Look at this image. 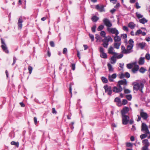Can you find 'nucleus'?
Here are the masks:
<instances>
[{
    "label": "nucleus",
    "mask_w": 150,
    "mask_h": 150,
    "mask_svg": "<svg viewBox=\"0 0 150 150\" xmlns=\"http://www.w3.org/2000/svg\"><path fill=\"white\" fill-rule=\"evenodd\" d=\"M121 42H115L113 44L114 47L117 49H119L120 48V45H121Z\"/></svg>",
    "instance_id": "17"
},
{
    "label": "nucleus",
    "mask_w": 150,
    "mask_h": 150,
    "mask_svg": "<svg viewBox=\"0 0 150 150\" xmlns=\"http://www.w3.org/2000/svg\"><path fill=\"white\" fill-rule=\"evenodd\" d=\"M142 31L141 30L139 29L137 30L135 33V35H137L139 34H142Z\"/></svg>",
    "instance_id": "37"
},
{
    "label": "nucleus",
    "mask_w": 150,
    "mask_h": 150,
    "mask_svg": "<svg viewBox=\"0 0 150 150\" xmlns=\"http://www.w3.org/2000/svg\"><path fill=\"white\" fill-rule=\"evenodd\" d=\"M99 51L100 53L104 52V49L102 47H100L99 48Z\"/></svg>",
    "instance_id": "57"
},
{
    "label": "nucleus",
    "mask_w": 150,
    "mask_h": 150,
    "mask_svg": "<svg viewBox=\"0 0 150 150\" xmlns=\"http://www.w3.org/2000/svg\"><path fill=\"white\" fill-rule=\"evenodd\" d=\"M147 134L145 133V134H142L140 136V138L142 139L146 138L147 136Z\"/></svg>",
    "instance_id": "34"
},
{
    "label": "nucleus",
    "mask_w": 150,
    "mask_h": 150,
    "mask_svg": "<svg viewBox=\"0 0 150 150\" xmlns=\"http://www.w3.org/2000/svg\"><path fill=\"white\" fill-rule=\"evenodd\" d=\"M125 77V74L121 73L120 76L121 79H123Z\"/></svg>",
    "instance_id": "53"
},
{
    "label": "nucleus",
    "mask_w": 150,
    "mask_h": 150,
    "mask_svg": "<svg viewBox=\"0 0 150 150\" xmlns=\"http://www.w3.org/2000/svg\"><path fill=\"white\" fill-rule=\"evenodd\" d=\"M146 81L143 80L142 81H137L133 83V89L134 90L137 91L139 90L141 93H143L142 89L144 86V84Z\"/></svg>",
    "instance_id": "1"
},
{
    "label": "nucleus",
    "mask_w": 150,
    "mask_h": 150,
    "mask_svg": "<svg viewBox=\"0 0 150 150\" xmlns=\"http://www.w3.org/2000/svg\"><path fill=\"white\" fill-rule=\"evenodd\" d=\"M126 146L127 147H131L132 146V144L130 143H126Z\"/></svg>",
    "instance_id": "55"
},
{
    "label": "nucleus",
    "mask_w": 150,
    "mask_h": 150,
    "mask_svg": "<svg viewBox=\"0 0 150 150\" xmlns=\"http://www.w3.org/2000/svg\"><path fill=\"white\" fill-rule=\"evenodd\" d=\"M114 101L115 102L118 103L119 104H120V105L119 106H120L121 105V101L120 99L118 97L115 98L114 100Z\"/></svg>",
    "instance_id": "30"
},
{
    "label": "nucleus",
    "mask_w": 150,
    "mask_h": 150,
    "mask_svg": "<svg viewBox=\"0 0 150 150\" xmlns=\"http://www.w3.org/2000/svg\"><path fill=\"white\" fill-rule=\"evenodd\" d=\"M96 25H94L91 28V30L93 32L95 33L96 31Z\"/></svg>",
    "instance_id": "40"
},
{
    "label": "nucleus",
    "mask_w": 150,
    "mask_h": 150,
    "mask_svg": "<svg viewBox=\"0 0 150 150\" xmlns=\"http://www.w3.org/2000/svg\"><path fill=\"white\" fill-rule=\"evenodd\" d=\"M139 67L138 65H136L132 68V72L135 73L139 70Z\"/></svg>",
    "instance_id": "19"
},
{
    "label": "nucleus",
    "mask_w": 150,
    "mask_h": 150,
    "mask_svg": "<svg viewBox=\"0 0 150 150\" xmlns=\"http://www.w3.org/2000/svg\"><path fill=\"white\" fill-rule=\"evenodd\" d=\"M122 29L126 31L127 32H128L129 31L127 27L125 26H123L122 27Z\"/></svg>",
    "instance_id": "48"
},
{
    "label": "nucleus",
    "mask_w": 150,
    "mask_h": 150,
    "mask_svg": "<svg viewBox=\"0 0 150 150\" xmlns=\"http://www.w3.org/2000/svg\"><path fill=\"white\" fill-rule=\"evenodd\" d=\"M101 80L103 83H107L108 82V80L105 77H102Z\"/></svg>",
    "instance_id": "31"
},
{
    "label": "nucleus",
    "mask_w": 150,
    "mask_h": 150,
    "mask_svg": "<svg viewBox=\"0 0 150 150\" xmlns=\"http://www.w3.org/2000/svg\"><path fill=\"white\" fill-rule=\"evenodd\" d=\"M104 28V26L103 25H100L98 28L97 30L98 31H100L102 30Z\"/></svg>",
    "instance_id": "35"
},
{
    "label": "nucleus",
    "mask_w": 150,
    "mask_h": 150,
    "mask_svg": "<svg viewBox=\"0 0 150 150\" xmlns=\"http://www.w3.org/2000/svg\"><path fill=\"white\" fill-rule=\"evenodd\" d=\"M146 69L143 67H141L139 70L140 72L144 73L146 71Z\"/></svg>",
    "instance_id": "36"
},
{
    "label": "nucleus",
    "mask_w": 150,
    "mask_h": 150,
    "mask_svg": "<svg viewBox=\"0 0 150 150\" xmlns=\"http://www.w3.org/2000/svg\"><path fill=\"white\" fill-rule=\"evenodd\" d=\"M140 115L141 117L144 120H146L148 117V116L147 113L144 112L143 109L141 110Z\"/></svg>",
    "instance_id": "10"
},
{
    "label": "nucleus",
    "mask_w": 150,
    "mask_h": 150,
    "mask_svg": "<svg viewBox=\"0 0 150 150\" xmlns=\"http://www.w3.org/2000/svg\"><path fill=\"white\" fill-rule=\"evenodd\" d=\"M77 56L79 59H80L81 57L80 56V53L79 51L78 50L77 51Z\"/></svg>",
    "instance_id": "63"
},
{
    "label": "nucleus",
    "mask_w": 150,
    "mask_h": 150,
    "mask_svg": "<svg viewBox=\"0 0 150 150\" xmlns=\"http://www.w3.org/2000/svg\"><path fill=\"white\" fill-rule=\"evenodd\" d=\"M67 48H64L63 50V53L64 54H65L67 53Z\"/></svg>",
    "instance_id": "54"
},
{
    "label": "nucleus",
    "mask_w": 150,
    "mask_h": 150,
    "mask_svg": "<svg viewBox=\"0 0 150 150\" xmlns=\"http://www.w3.org/2000/svg\"><path fill=\"white\" fill-rule=\"evenodd\" d=\"M125 77L127 78H129L130 77L129 74L128 72H126L125 73Z\"/></svg>",
    "instance_id": "47"
},
{
    "label": "nucleus",
    "mask_w": 150,
    "mask_h": 150,
    "mask_svg": "<svg viewBox=\"0 0 150 150\" xmlns=\"http://www.w3.org/2000/svg\"><path fill=\"white\" fill-rule=\"evenodd\" d=\"M28 69L29 71V73L30 74H31L33 69L32 67L31 66H29L28 67Z\"/></svg>",
    "instance_id": "41"
},
{
    "label": "nucleus",
    "mask_w": 150,
    "mask_h": 150,
    "mask_svg": "<svg viewBox=\"0 0 150 150\" xmlns=\"http://www.w3.org/2000/svg\"><path fill=\"white\" fill-rule=\"evenodd\" d=\"M122 116V123L124 125H127L129 120V116L127 115Z\"/></svg>",
    "instance_id": "9"
},
{
    "label": "nucleus",
    "mask_w": 150,
    "mask_h": 150,
    "mask_svg": "<svg viewBox=\"0 0 150 150\" xmlns=\"http://www.w3.org/2000/svg\"><path fill=\"white\" fill-rule=\"evenodd\" d=\"M128 26L131 29H134L136 26V24L132 22H130L128 24Z\"/></svg>",
    "instance_id": "22"
},
{
    "label": "nucleus",
    "mask_w": 150,
    "mask_h": 150,
    "mask_svg": "<svg viewBox=\"0 0 150 150\" xmlns=\"http://www.w3.org/2000/svg\"><path fill=\"white\" fill-rule=\"evenodd\" d=\"M108 31L112 34H115V35H118L119 32L117 29L115 28H107Z\"/></svg>",
    "instance_id": "5"
},
{
    "label": "nucleus",
    "mask_w": 150,
    "mask_h": 150,
    "mask_svg": "<svg viewBox=\"0 0 150 150\" xmlns=\"http://www.w3.org/2000/svg\"><path fill=\"white\" fill-rule=\"evenodd\" d=\"M104 6L103 5H97L96 6L95 8L98 11L100 12L105 11L104 9Z\"/></svg>",
    "instance_id": "12"
},
{
    "label": "nucleus",
    "mask_w": 150,
    "mask_h": 150,
    "mask_svg": "<svg viewBox=\"0 0 150 150\" xmlns=\"http://www.w3.org/2000/svg\"><path fill=\"white\" fill-rule=\"evenodd\" d=\"M117 86L118 87L116 86H114L113 87L112 91L114 92L118 93L122 91L123 89L122 87L121 86H119L118 85Z\"/></svg>",
    "instance_id": "11"
},
{
    "label": "nucleus",
    "mask_w": 150,
    "mask_h": 150,
    "mask_svg": "<svg viewBox=\"0 0 150 150\" xmlns=\"http://www.w3.org/2000/svg\"><path fill=\"white\" fill-rule=\"evenodd\" d=\"M136 7L137 9L139 8H140V6H139L138 2H136Z\"/></svg>",
    "instance_id": "59"
},
{
    "label": "nucleus",
    "mask_w": 150,
    "mask_h": 150,
    "mask_svg": "<svg viewBox=\"0 0 150 150\" xmlns=\"http://www.w3.org/2000/svg\"><path fill=\"white\" fill-rule=\"evenodd\" d=\"M147 20L144 18L139 20L140 23L143 24H144L145 23H147Z\"/></svg>",
    "instance_id": "27"
},
{
    "label": "nucleus",
    "mask_w": 150,
    "mask_h": 150,
    "mask_svg": "<svg viewBox=\"0 0 150 150\" xmlns=\"http://www.w3.org/2000/svg\"><path fill=\"white\" fill-rule=\"evenodd\" d=\"M127 103V101L126 100L123 99L122 101V104L123 105H125Z\"/></svg>",
    "instance_id": "51"
},
{
    "label": "nucleus",
    "mask_w": 150,
    "mask_h": 150,
    "mask_svg": "<svg viewBox=\"0 0 150 150\" xmlns=\"http://www.w3.org/2000/svg\"><path fill=\"white\" fill-rule=\"evenodd\" d=\"M123 88H124V92H125V93H130L131 92L128 89H126L125 88V87H124Z\"/></svg>",
    "instance_id": "42"
},
{
    "label": "nucleus",
    "mask_w": 150,
    "mask_h": 150,
    "mask_svg": "<svg viewBox=\"0 0 150 150\" xmlns=\"http://www.w3.org/2000/svg\"><path fill=\"white\" fill-rule=\"evenodd\" d=\"M50 45L52 47H54V44L53 41H50Z\"/></svg>",
    "instance_id": "58"
},
{
    "label": "nucleus",
    "mask_w": 150,
    "mask_h": 150,
    "mask_svg": "<svg viewBox=\"0 0 150 150\" xmlns=\"http://www.w3.org/2000/svg\"><path fill=\"white\" fill-rule=\"evenodd\" d=\"M95 38L97 40H98L100 39L101 38L98 35L96 34Z\"/></svg>",
    "instance_id": "52"
},
{
    "label": "nucleus",
    "mask_w": 150,
    "mask_h": 150,
    "mask_svg": "<svg viewBox=\"0 0 150 150\" xmlns=\"http://www.w3.org/2000/svg\"><path fill=\"white\" fill-rule=\"evenodd\" d=\"M121 36L122 38H123L124 39L126 38L127 37V35L126 34H122L121 35Z\"/></svg>",
    "instance_id": "50"
},
{
    "label": "nucleus",
    "mask_w": 150,
    "mask_h": 150,
    "mask_svg": "<svg viewBox=\"0 0 150 150\" xmlns=\"http://www.w3.org/2000/svg\"><path fill=\"white\" fill-rule=\"evenodd\" d=\"M108 67L109 72H113V68H112V65L109 63L107 64Z\"/></svg>",
    "instance_id": "26"
},
{
    "label": "nucleus",
    "mask_w": 150,
    "mask_h": 150,
    "mask_svg": "<svg viewBox=\"0 0 150 150\" xmlns=\"http://www.w3.org/2000/svg\"><path fill=\"white\" fill-rule=\"evenodd\" d=\"M126 98L128 100H130L132 98V96L131 95H128L126 96Z\"/></svg>",
    "instance_id": "43"
},
{
    "label": "nucleus",
    "mask_w": 150,
    "mask_h": 150,
    "mask_svg": "<svg viewBox=\"0 0 150 150\" xmlns=\"http://www.w3.org/2000/svg\"><path fill=\"white\" fill-rule=\"evenodd\" d=\"M100 35L103 37H105V36L106 35V33L104 31H101L100 32Z\"/></svg>",
    "instance_id": "39"
},
{
    "label": "nucleus",
    "mask_w": 150,
    "mask_h": 150,
    "mask_svg": "<svg viewBox=\"0 0 150 150\" xmlns=\"http://www.w3.org/2000/svg\"><path fill=\"white\" fill-rule=\"evenodd\" d=\"M133 67L132 64H129L127 65V67L129 69H131Z\"/></svg>",
    "instance_id": "44"
},
{
    "label": "nucleus",
    "mask_w": 150,
    "mask_h": 150,
    "mask_svg": "<svg viewBox=\"0 0 150 150\" xmlns=\"http://www.w3.org/2000/svg\"><path fill=\"white\" fill-rule=\"evenodd\" d=\"M136 14L137 17L139 19L141 18H142V17H143V15H141L140 13H139L136 12Z\"/></svg>",
    "instance_id": "38"
},
{
    "label": "nucleus",
    "mask_w": 150,
    "mask_h": 150,
    "mask_svg": "<svg viewBox=\"0 0 150 150\" xmlns=\"http://www.w3.org/2000/svg\"><path fill=\"white\" fill-rule=\"evenodd\" d=\"M129 111V109L127 107H125L123 109L121 110V112L122 116L126 115Z\"/></svg>",
    "instance_id": "13"
},
{
    "label": "nucleus",
    "mask_w": 150,
    "mask_h": 150,
    "mask_svg": "<svg viewBox=\"0 0 150 150\" xmlns=\"http://www.w3.org/2000/svg\"><path fill=\"white\" fill-rule=\"evenodd\" d=\"M72 69L73 70H74L75 68V64H71Z\"/></svg>",
    "instance_id": "62"
},
{
    "label": "nucleus",
    "mask_w": 150,
    "mask_h": 150,
    "mask_svg": "<svg viewBox=\"0 0 150 150\" xmlns=\"http://www.w3.org/2000/svg\"><path fill=\"white\" fill-rule=\"evenodd\" d=\"M145 58L148 60H149L150 59V54L149 53H147L145 55Z\"/></svg>",
    "instance_id": "46"
},
{
    "label": "nucleus",
    "mask_w": 150,
    "mask_h": 150,
    "mask_svg": "<svg viewBox=\"0 0 150 150\" xmlns=\"http://www.w3.org/2000/svg\"><path fill=\"white\" fill-rule=\"evenodd\" d=\"M11 145H14L17 147H18L19 146L18 142H15L14 141H12L11 142Z\"/></svg>",
    "instance_id": "33"
},
{
    "label": "nucleus",
    "mask_w": 150,
    "mask_h": 150,
    "mask_svg": "<svg viewBox=\"0 0 150 150\" xmlns=\"http://www.w3.org/2000/svg\"><path fill=\"white\" fill-rule=\"evenodd\" d=\"M118 86H121V85L126 86L127 85V82L126 79L119 81L118 82Z\"/></svg>",
    "instance_id": "14"
},
{
    "label": "nucleus",
    "mask_w": 150,
    "mask_h": 150,
    "mask_svg": "<svg viewBox=\"0 0 150 150\" xmlns=\"http://www.w3.org/2000/svg\"><path fill=\"white\" fill-rule=\"evenodd\" d=\"M115 56V57L117 59H120L122 58L123 56V53L122 54H121L119 55H117V54L116 55L114 54Z\"/></svg>",
    "instance_id": "32"
},
{
    "label": "nucleus",
    "mask_w": 150,
    "mask_h": 150,
    "mask_svg": "<svg viewBox=\"0 0 150 150\" xmlns=\"http://www.w3.org/2000/svg\"><path fill=\"white\" fill-rule=\"evenodd\" d=\"M103 88L105 93H107V94L109 96L111 95L112 91L111 87L110 86H109L107 85H106L103 86Z\"/></svg>",
    "instance_id": "4"
},
{
    "label": "nucleus",
    "mask_w": 150,
    "mask_h": 150,
    "mask_svg": "<svg viewBox=\"0 0 150 150\" xmlns=\"http://www.w3.org/2000/svg\"><path fill=\"white\" fill-rule=\"evenodd\" d=\"M115 57L114 55V56L112 57L110 59V62L111 64H114L115 63L116 59H115Z\"/></svg>",
    "instance_id": "25"
},
{
    "label": "nucleus",
    "mask_w": 150,
    "mask_h": 150,
    "mask_svg": "<svg viewBox=\"0 0 150 150\" xmlns=\"http://www.w3.org/2000/svg\"><path fill=\"white\" fill-rule=\"evenodd\" d=\"M117 77V75L116 74H114L111 76L109 75L108 76V79L109 81L110 82L113 81V79H114L116 78Z\"/></svg>",
    "instance_id": "16"
},
{
    "label": "nucleus",
    "mask_w": 150,
    "mask_h": 150,
    "mask_svg": "<svg viewBox=\"0 0 150 150\" xmlns=\"http://www.w3.org/2000/svg\"><path fill=\"white\" fill-rule=\"evenodd\" d=\"M143 145L144 146H149V143L148 142V140L147 139H145L143 140L142 141Z\"/></svg>",
    "instance_id": "24"
},
{
    "label": "nucleus",
    "mask_w": 150,
    "mask_h": 150,
    "mask_svg": "<svg viewBox=\"0 0 150 150\" xmlns=\"http://www.w3.org/2000/svg\"><path fill=\"white\" fill-rule=\"evenodd\" d=\"M118 35H115V36L114 37V40L115 42H121L120 41L121 40V38Z\"/></svg>",
    "instance_id": "21"
},
{
    "label": "nucleus",
    "mask_w": 150,
    "mask_h": 150,
    "mask_svg": "<svg viewBox=\"0 0 150 150\" xmlns=\"http://www.w3.org/2000/svg\"><path fill=\"white\" fill-rule=\"evenodd\" d=\"M129 45H132L134 46V41L132 39H130L129 41Z\"/></svg>",
    "instance_id": "45"
},
{
    "label": "nucleus",
    "mask_w": 150,
    "mask_h": 150,
    "mask_svg": "<svg viewBox=\"0 0 150 150\" xmlns=\"http://www.w3.org/2000/svg\"><path fill=\"white\" fill-rule=\"evenodd\" d=\"M100 56L101 58L104 59H106L107 57V56L106 54L104 52L101 53Z\"/></svg>",
    "instance_id": "28"
},
{
    "label": "nucleus",
    "mask_w": 150,
    "mask_h": 150,
    "mask_svg": "<svg viewBox=\"0 0 150 150\" xmlns=\"http://www.w3.org/2000/svg\"><path fill=\"white\" fill-rule=\"evenodd\" d=\"M89 35L90 38L91 39L92 41H93L94 40V36L93 35L90 34H89Z\"/></svg>",
    "instance_id": "49"
},
{
    "label": "nucleus",
    "mask_w": 150,
    "mask_h": 150,
    "mask_svg": "<svg viewBox=\"0 0 150 150\" xmlns=\"http://www.w3.org/2000/svg\"><path fill=\"white\" fill-rule=\"evenodd\" d=\"M23 22L22 17H21L19 18L18 23V28L19 29H21L22 26V23Z\"/></svg>",
    "instance_id": "15"
},
{
    "label": "nucleus",
    "mask_w": 150,
    "mask_h": 150,
    "mask_svg": "<svg viewBox=\"0 0 150 150\" xmlns=\"http://www.w3.org/2000/svg\"><path fill=\"white\" fill-rule=\"evenodd\" d=\"M114 50V49L113 47L112 46H110L108 49V53L109 54H117V53L115 52H114L113 51Z\"/></svg>",
    "instance_id": "18"
},
{
    "label": "nucleus",
    "mask_w": 150,
    "mask_h": 150,
    "mask_svg": "<svg viewBox=\"0 0 150 150\" xmlns=\"http://www.w3.org/2000/svg\"><path fill=\"white\" fill-rule=\"evenodd\" d=\"M99 19V18L96 16L92 17L91 18L92 20L94 22H96Z\"/></svg>",
    "instance_id": "29"
},
{
    "label": "nucleus",
    "mask_w": 150,
    "mask_h": 150,
    "mask_svg": "<svg viewBox=\"0 0 150 150\" xmlns=\"http://www.w3.org/2000/svg\"><path fill=\"white\" fill-rule=\"evenodd\" d=\"M145 40L148 42L150 41V37L146 38Z\"/></svg>",
    "instance_id": "64"
},
{
    "label": "nucleus",
    "mask_w": 150,
    "mask_h": 150,
    "mask_svg": "<svg viewBox=\"0 0 150 150\" xmlns=\"http://www.w3.org/2000/svg\"><path fill=\"white\" fill-rule=\"evenodd\" d=\"M148 146H144L142 148V150H147L148 149Z\"/></svg>",
    "instance_id": "60"
},
{
    "label": "nucleus",
    "mask_w": 150,
    "mask_h": 150,
    "mask_svg": "<svg viewBox=\"0 0 150 150\" xmlns=\"http://www.w3.org/2000/svg\"><path fill=\"white\" fill-rule=\"evenodd\" d=\"M103 21L104 25L107 27L110 28L112 25V23L108 18H104L103 20Z\"/></svg>",
    "instance_id": "8"
},
{
    "label": "nucleus",
    "mask_w": 150,
    "mask_h": 150,
    "mask_svg": "<svg viewBox=\"0 0 150 150\" xmlns=\"http://www.w3.org/2000/svg\"><path fill=\"white\" fill-rule=\"evenodd\" d=\"M110 41L111 42L113 41V40L110 35L104 37V39L102 40L103 43L102 44L103 47L107 48L108 47L109 43L108 42Z\"/></svg>",
    "instance_id": "3"
},
{
    "label": "nucleus",
    "mask_w": 150,
    "mask_h": 150,
    "mask_svg": "<svg viewBox=\"0 0 150 150\" xmlns=\"http://www.w3.org/2000/svg\"><path fill=\"white\" fill-rule=\"evenodd\" d=\"M13 64H12V65H13L16 62V59L15 57L14 56L13 57Z\"/></svg>",
    "instance_id": "56"
},
{
    "label": "nucleus",
    "mask_w": 150,
    "mask_h": 150,
    "mask_svg": "<svg viewBox=\"0 0 150 150\" xmlns=\"http://www.w3.org/2000/svg\"><path fill=\"white\" fill-rule=\"evenodd\" d=\"M146 45V43L145 42H142L139 43L138 44V47L142 49H143Z\"/></svg>",
    "instance_id": "23"
},
{
    "label": "nucleus",
    "mask_w": 150,
    "mask_h": 150,
    "mask_svg": "<svg viewBox=\"0 0 150 150\" xmlns=\"http://www.w3.org/2000/svg\"><path fill=\"white\" fill-rule=\"evenodd\" d=\"M144 58L141 57L139 59L138 63L139 65H142L144 64Z\"/></svg>",
    "instance_id": "20"
},
{
    "label": "nucleus",
    "mask_w": 150,
    "mask_h": 150,
    "mask_svg": "<svg viewBox=\"0 0 150 150\" xmlns=\"http://www.w3.org/2000/svg\"><path fill=\"white\" fill-rule=\"evenodd\" d=\"M133 47V45H129L127 46V49H126L124 46L122 45L121 47V52L124 54H129L132 52Z\"/></svg>",
    "instance_id": "2"
},
{
    "label": "nucleus",
    "mask_w": 150,
    "mask_h": 150,
    "mask_svg": "<svg viewBox=\"0 0 150 150\" xmlns=\"http://www.w3.org/2000/svg\"><path fill=\"white\" fill-rule=\"evenodd\" d=\"M1 43L2 44L1 47L4 52L6 53H8L9 51L8 50L7 47L3 39H1Z\"/></svg>",
    "instance_id": "6"
},
{
    "label": "nucleus",
    "mask_w": 150,
    "mask_h": 150,
    "mask_svg": "<svg viewBox=\"0 0 150 150\" xmlns=\"http://www.w3.org/2000/svg\"><path fill=\"white\" fill-rule=\"evenodd\" d=\"M34 120L35 124V125H36L37 122V118L36 117H34Z\"/></svg>",
    "instance_id": "61"
},
{
    "label": "nucleus",
    "mask_w": 150,
    "mask_h": 150,
    "mask_svg": "<svg viewBox=\"0 0 150 150\" xmlns=\"http://www.w3.org/2000/svg\"><path fill=\"white\" fill-rule=\"evenodd\" d=\"M141 130L142 131H144V132L146 134L149 133L148 126L145 123H144L142 124Z\"/></svg>",
    "instance_id": "7"
}]
</instances>
